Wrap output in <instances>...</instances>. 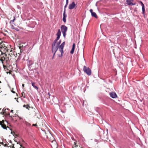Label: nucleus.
Listing matches in <instances>:
<instances>
[{
  "label": "nucleus",
  "mask_w": 148,
  "mask_h": 148,
  "mask_svg": "<svg viewBox=\"0 0 148 148\" xmlns=\"http://www.w3.org/2000/svg\"><path fill=\"white\" fill-rule=\"evenodd\" d=\"M58 40H56V39L53 41L52 45V47L56 50H58L59 49V51L60 52L61 54H58V56L60 58H62L63 56L64 53L63 48L65 45V42H63L60 45L61 40H60L58 42Z\"/></svg>",
  "instance_id": "1"
},
{
  "label": "nucleus",
  "mask_w": 148,
  "mask_h": 148,
  "mask_svg": "<svg viewBox=\"0 0 148 148\" xmlns=\"http://www.w3.org/2000/svg\"><path fill=\"white\" fill-rule=\"evenodd\" d=\"M5 44H7L5 42H2L0 43V51H2L6 52L7 51L8 49L7 47Z\"/></svg>",
  "instance_id": "2"
},
{
  "label": "nucleus",
  "mask_w": 148,
  "mask_h": 148,
  "mask_svg": "<svg viewBox=\"0 0 148 148\" xmlns=\"http://www.w3.org/2000/svg\"><path fill=\"white\" fill-rule=\"evenodd\" d=\"M60 28L64 37H65L66 32L67 30V27L65 25H62L61 26Z\"/></svg>",
  "instance_id": "3"
},
{
  "label": "nucleus",
  "mask_w": 148,
  "mask_h": 148,
  "mask_svg": "<svg viewBox=\"0 0 148 148\" xmlns=\"http://www.w3.org/2000/svg\"><path fill=\"white\" fill-rule=\"evenodd\" d=\"M83 70L88 75H90L91 74V71L90 69L85 66H84Z\"/></svg>",
  "instance_id": "4"
},
{
  "label": "nucleus",
  "mask_w": 148,
  "mask_h": 148,
  "mask_svg": "<svg viewBox=\"0 0 148 148\" xmlns=\"http://www.w3.org/2000/svg\"><path fill=\"white\" fill-rule=\"evenodd\" d=\"M76 5L74 2H73L71 3L69 5V8L70 10L73 9Z\"/></svg>",
  "instance_id": "5"
},
{
  "label": "nucleus",
  "mask_w": 148,
  "mask_h": 148,
  "mask_svg": "<svg viewBox=\"0 0 148 148\" xmlns=\"http://www.w3.org/2000/svg\"><path fill=\"white\" fill-rule=\"evenodd\" d=\"M51 145L52 148H58L57 143L55 140L52 141Z\"/></svg>",
  "instance_id": "6"
},
{
  "label": "nucleus",
  "mask_w": 148,
  "mask_h": 148,
  "mask_svg": "<svg viewBox=\"0 0 148 148\" xmlns=\"http://www.w3.org/2000/svg\"><path fill=\"white\" fill-rule=\"evenodd\" d=\"M110 95L111 97L115 98L117 97V95L114 92H111L110 93Z\"/></svg>",
  "instance_id": "7"
},
{
  "label": "nucleus",
  "mask_w": 148,
  "mask_h": 148,
  "mask_svg": "<svg viewBox=\"0 0 148 148\" xmlns=\"http://www.w3.org/2000/svg\"><path fill=\"white\" fill-rule=\"evenodd\" d=\"M126 3L128 5H136L135 3H133V0H126Z\"/></svg>",
  "instance_id": "8"
},
{
  "label": "nucleus",
  "mask_w": 148,
  "mask_h": 148,
  "mask_svg": "<svg viewBox=\"0 0 148 148\" xmlns=\"http://www.w3.org/2000/svg\"><path fill=\"white\" fill-rule=\"evenodd\" d=\"M0 125L4 129L6 130V127L5 125H4V120L0 121Z\"/></svg>",
  "instance_id": "9"
},
{
  "label": "nucleus",
  "mask_w": 148,
  "mask_h": 148,
  "mask_svg": "<svg viewBox=\"0 0 148 148\" xmlns=\"http://www.w3.org/2000/svg\"><path fill=\"white\" fill-rule=\"evenodd\" d=\"M61 31L60 29H59L58 31V32H57L56 35L57 36V37L56 38V40H58L60 37V36H61Z\"/></svg>",
  "instance_id": "10"
},
{
  "label": "nucleus",
  "mask_w": 148,
  "mask_h": 148,
  "mask_svg": "<svg viewBox=\"0 0 148 148\" xmlns=\"http://www.w3.org/2000/svg\"><path fill=\"white\" fill-rule=\"evenodd\" d=\"M63 21L64 23H65L66 22V18L67 16L66 14H65V10L64 11L63 14Z\"/></svg>",
  "instance_id": "11"
},
{
  "label": "nucleus",
  "mask_w": 148,
  "mask_h": 148,
  "mask_svg": "<svg viewBox=\"0 0 148 148\" xmlns=\"http://www.w3.org/2000/svg\"><path fill=\"white\" fill-rule=\"evenodd\" d=\"M58 50L56 49H54L53 48H52V52L53 54V55L52 58V59H53L54 57L56 52Z\"/></svg>",
  "instance_id": "12"
},
{
  "label": "nucleus",
  "mask_w": 148,
  "mask_h": 148,
  "mask_svg": "<svg viewBox=\"0 0 148 148\" xmlns=\"http://www.w3.org/2000/svg\"><path fill=\"white\" fill-rule=\"evenodd\" d=\"M75 43H73V45L72 49L70 51V53L73 54V53L75 49Z\"/></svg>",
  "instance_id": "13"
},
{
  "label": "nucleus",
  "mask_w": 148,
  "mask_h": 148,
  "mask_svg": "<svg viewBox=\"0 0 148 148\" xmlns=\"http://www.w3.org/2000/svg\"><path fill=\"white\" fill-rule=\"evenodd\" d=\"M35 83L34 82H32V86L35 89H36V90H38V88L35 85Z\"/></svg>",
  "instance_id": "14"
},
{
  "label": "nucleus",
  "mask_w": 148,
  "mask_h": 148,
  "mask_svg": "<svg viewBox=\"0 0 148 148\" xmlns=\"http://www.w3.org/2000/svg\"><path fill=\"white\" fill-rule=\"evenodd\" d=\"M91 15L92 16L94 17L95 18H97V16L95 12H93L91 13Z\"/></svg>",
  "instance_id": "15"
},
{
  "label": "nucleus",
  "mask_w": 148,
  "mask_h": 148,
  "mask_svg": "<svg viewBox=\"0 0 148 148\" xmlns=\"http://www.w3.org/2000/svg\"><path fill=\"white\" fill-rule=\"evenodd\" d=\"M25 108H26L29 110V108H30V107L28 105H24L23 106Z\"/></svg>",
  "instance_id": "16"
},
{
  "label": "nucleus",
  "mask_w": 148,
  "mask_h": 148,
  "mask_svg": "<svg viewBox=\"0 0 148 148\" xmlns=\"http://www.w3.org/2000/svg\"><path fill=\"white\" fill-rule=\"evenodd\" d=\"M25 124L27 126L29 127L30 126L31 124L30 123H29L28 122L25 121Z\"/></svg>",
  "instance_id": "17"
},
{
  "label": "nucleus",
  "mask_w": 148,
  "mask_h": 148,
  "mask_svg": "<svg viewBox=\"0 0 148 148\" xmlns=\"http://www.w3.org/2000/svg\"><path fill=\"white\" fill-rule=\"evenodd\" d=\"M142 10L143 13L144 14V12L145 11V8L144 6H143V7H142Z\"/></svg>",
  "instance_id": "18"
},
{
  "label": "nucleus",
  "mask_w": 148,
  "mask_h": 148,
  "mask_svg": "<svg viewBox=\"0 0 148 148\" xmlns=\"http://www.w3.org/2000/svg\"><path fill=\"white\" fill-rule=\"evenodd\" d=\"M5 60V57H2L0 60L2 62V63H3V61Z\"/></svg>",
  "instance_id": "19"
},
{
  "label": "nucleus",
  "mask_w": 148,
  "mask_h": 148,
  "mask_svg": "<svg viewBox=\"0 0 148 148\" xmlns=\"http://www.w3.org/2000/svg\"><path fill=\"white\" fill-rule=\"evenodd\" d=\"M69 0H66V3L65 5H68V4Z\"/></svg>",
  "instance_id": "20"
},
{
  "label": "nucleus",
  "mask_w": 148,
  "mask_h": 148,
  "mask_svg": "<svg viewBox=\"0 0 148 148\" xmlns=\"http://www.w3.org/2000/svg\"><path fill=\"white\" fill-rule=\"evenodd\" d=\"M15 19V17H14L13 19L12 20H11V21H10V22H14V21Z\"/></svg>",
  "instance_id": "21"
},
{
  "label": "nucleus",
  "mask_w": 148,
  "mask_h": 148,
  "mask_svg": "<svg viewBox=\"0 0 148 148\" xmlns=\"http://www.w3.org/2000/svg\"><path fill=\"white\" fill-rule=\"evenodd\" d=\"M140 3H141V5L142 6V7H143V6H144V5L143 4V3L141 1H140Z\"/></svg>",
  "instance_id": "22"
},
{
  "label": "nucleus",
  "mask_w": 148,
  "mask_h": 148,
  "mask_svg": "<svg viewBox=\"0 0 148 148\" xmlns=\"http://www.w3.org/2000/svg\"><path fill=\"white\" fill-rule=\"evenodd\" d=\"M15 99L16 100V101H17L18 102H19L18 101V98H15Z\"/></svg>",
  "instance_id": "23"
},
{
  "label": "nucleus",
  "mask_w": 148,
  "mask_h": 148,
  "mask_svg": "<svg viewBox=\"0 0 148 148\" xmlns=\"http://www.w3.org/2000/svg\"><path fill=\"white\" fill-rule=\"evenodd\" d=\"M90 12H91V14L93 12H92V11H93V10H92V9H90Z\"/></svg>",
  "instance_id": "24"
},
{
  "label": "nucleus",
  "mask_w": 148,
  "mask_h": 148,
  "mask_svg": "<svg viewBox=\"0 0 148 148\" xmlns=\"http://www.w3.org/2000/svg\"><path fill=\"white\" fill-rule=\"evenodd\" d=\"M67 6V5H65L64 7V11L65 10H66L65 9H66V7Z\"/></svg>",
  "instance_id": "25"
},
{
  "label": "nucleus",
  "mask_w": 148,
  "mask_h": 148,
  "mask_svg": "<svg viewBox=\"0 0 148 148\" xmlns=\"http://www.w3.org/2000/svg\"><path fill=\"white\" fill-rule=\"evenodd\" d=\"M32 126H35V127H36L37 126V125L36 124H33L32 125Z\"/></svg>",
  "instance_id": "26"
},
{
  "label": "nucleus",
  "mask_w": 148,
  "mask_h": 148,
  "mask_svg": "<svg viewBox=\"0 0 148 148\" xmlns=\"http://www.w3.org/2000/svg\"><path fill=\"white\" fill-rule=\"evenodd\" d=\"M74 145H75V147H76L77 146L76 145V143H75V142L74 143Z\"/></svg>",
  "instance_id": "27"
},
{
  "label": "nucleus",
  "mask_w": 148,
  "mask_h": 148,
  "mask_svg": "<svg viewBox=\"0 0 148 148\" xmlns=\"http://www.w3.org/2000/svg\"><path fill=\"white\" fill-rule=\"evenodd\" d=\"M11 92H12V93H15V92L14 91H13V90H11Z\"/></svg>",
  "instance_id": "28"
},
{
  "label": "nucleus",
  "mask_w": 148,
  "mask_h": 148,
  "mask_svg": "<svg viewBox=\"0 0 148 148\" xmlns=\"http://www.w3.org/2000/svg\"><path fill=\"white\" fill-rule=\"evenodd\" d=\"M0 144H2V145H3V142H0Z\"/></svg>",
  "instance_id": "29"
},
{
  "label": "nucleus",
  "mask_w": 148,
  "mask_h": 148,
  "mask_svg": "<svg viewBox=\"0 0 148 148\" xmlns=\"http://www.w3.org/2000/svg\"><path fill=\"white\" fill-rule=\"evenodd\" d=\"M22 86L23 87H24V84H23L22 85Z\"/></svg>",
  "instance_id": "30"
},
{
  "label": "nucleus",
  "mask_w": 148,
  "mask_h": 148,
  "mask_svg": "<svg viewBox=\"0 0 148 148\" xmlns=\"http://www.w3.org/2000/svg\"><path fill=\"white\" fill-rule=\"evenodd\" d=\"M13 110H11V112L13 113Z\"/></svg>",
  "instance_id": "31"
},
{
  "label": "nucleus",
  "mask_w": 148,
  "mask_h": 148,
  "mask_svg": "<svg viewBox=\"0 0 148 148\" xmlns=\"http://www.w3.org/2000/svg\"><path fill=\"white\" fill-rule=\"evenodd\" d=\"M48 95H49V96H50V93H48Z\"/></svg>",
  "instance_id": "32"
},
{
  "label": "nucleus",
  "mask_w": 148,
  "mask_h": 148,
  "mask_svg": "<svg viewBox=\"0 0 148 148\" xmlns=\"http://www.w3.org/2000/svg\"><path fill=\"white\" fill-rule=\"evenodd\" d=\"M62 148H65V147L64 146H63L62 147Z\"/></svg>",
  "instance_id": "33"
},
{
  "label": "nucleus",
  "mask_w": 148,
  "mask_h": 148,
  "mask_svg": "<svg viewBox=\"0 0 148 148\" xmlns=\"http://www.w3.org/2000/svg\"><path fill=\"white\" fill-rule=\"evenodd\" d=\"M95 5H96V6H97V3H96V4H95Z\"/></svg>",
  "instance_id": "34"
},
{
  "label": "nucleus",
  "mask_w": 148,
  "mask_h": 148,
  "mask_svg": "<svg viewBox=\"0 0 148 148\" xmlns=\"http://www.w3.org/2000/svg\"><path fill=\"white\" fill-rule=\"evenodd\" d=\"M23 92L22 93V95H23Z\"/></svg>",
  "instance_id": "35"
},
{
  "label": "nucleus",
  "mask_w": 148,
  "mask_h": 148,
  "mask_svg": "<svg viewBox=\"0 0 148 148\" xmlns=\"http://www.w3.org/2000/svg\"><path fill=\"white\" fill-rule=\"evenodd\" d=\"M23 92L22 93V95H23Z\"/></svg>",
  "instance_id": "36"
},
{
  "label": "nucleus",
  "mask_w": 148,
  "mask_h": 148,
  "mask_svg": "<svg viewBox=\"0 0 148 148\" xmlns=\"http://www.w3.org/2000/svg\"><path fill=\"white\" fill-rule=\"evenodd\" d=\"M0 43H1V40H0Z\"/></svg>",
  "instance_id": "37"
},
{
  "label": "nucleus",
  "mask_w": 148,
  "mask_h": 148,
  "mask_svg": "<svg viewBox=\"0 0 148 148\" xmlns=\"http://www.w3.org/2000/svg\"><path fill=\"white\" fill-rule=\"evenodd\" d=\"M1 81H0V83H1Z\"/></svg>",
  "instance_id": "38"
}]
</instances>
